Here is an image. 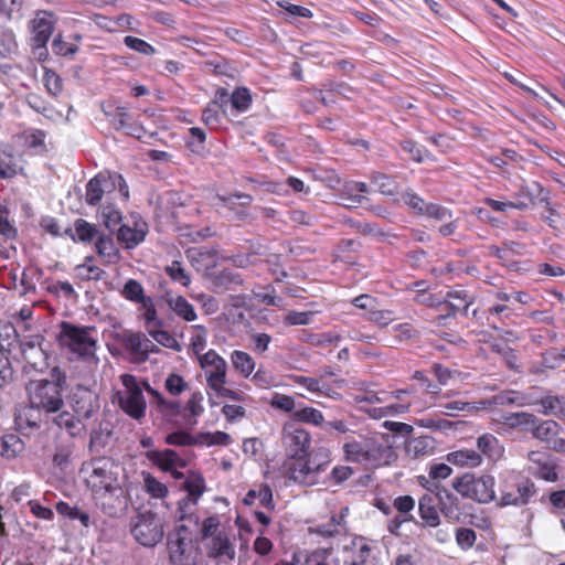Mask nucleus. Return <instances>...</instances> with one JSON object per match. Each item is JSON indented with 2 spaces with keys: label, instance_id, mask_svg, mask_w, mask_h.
I'll list each match as a JSON object with an SVG mask.
<instances>
[{
  "label": "nucleus",
  "instance_id": "e433bc0d",
  "mask_svg": "<svg viewBox=\"0 0 565 565\" xmlns=\"http://www.w3.org/2000/svg\"><path fill=\"white\" fill-rule=\"evenodd\" d=\"M139 305V318L143 321L146 331L156 326L158 327L163 324V321L158 317L156 305L151 297H147Z\"/></svg>",
  "mask_w": 565,
  "mask_h": 565
},
{
  "label": "nucleus",
  "instance_id": "473e14b6",
  "mask_svg": "<svg viewBox=\"0 0 565 565\" xmlns=\"http://www.w3.org/2000/svg\"><path fill=\"white\" fill-rule=\"evenodd\" d=\"M291 380L295 383L303 386L309 392L320 393L333 399L340 398V394L338 392L331 390L324 382L317 380L315 377L292 375Z\"/></svg>",
  "mask_w": 565,
  "mask_h": 565
},
{
  "label": "nucleus",
  "instance_id": "39448f33",
  "mask_svg": "<svg viewBox=\"0 0 565 565\" xmlns=\"http://www.w3.org/2000/svg\"><path fill=\"white\" fill-rule=\"evenodd\" d=\"M120 380L122 388L116 391L113 403H117L120 409L131 418L140 420L145 417L147 409L142 388L131 374H122Z\"/></svg>",
  "mask_w": 565,
  "mask_h": 565
},
{
  "label": "nucleus",
  "instance_id": "680f3d73",
  "mask_svg": "<svg viewBox=\"0 0 565 565\" xmlns=\"http://www.w3.org/2000/svg\"><path fill=\"white\" fill-rule=\"evenodd\" d=\"M371 182L376 191L381 192L382 194L394 195L396 193V182L386 174L374 173L372 175Z\"/></svg>",
  "mask_w": 565,
  "mask_h": 565
},
{
  "label": "nucleus",
  "instance_id": "c85d7f7f",
  "mask_svg": "<svg viewBox=\"0 0 565 565\" xmlns=\"http://www.w3.org/2000/svg\"><path fill=\"white\" fill-rule=\"evenodd\" d=\"M104 113L110 119L116 129H124L128 135L135 136L137 138L141 137V128H132L129 125L128 121L130 119V115L126 107H116L114 109L109 107L107 109L105 108Z\"/></svg>",
  "mask_w": 565,
  "mask_h": 565
},
{
  "label": "nucleus",
  "instance_id": "5701e85b",
  "mask_svg": "<svg viewBox=\"0 0 565 565\" xmlns=\"http://www.w3.org/2000/svg\"><path fill=\"white\" fill-rule=\"evenodd\" d=\"M73 411L83 418H90L99 409L98 397L90 391L82 390L72 398Z\"/></svg>",
  "mask_w": 565,
  "mask_h": 565
},
{
  "label": "nucleus",
  "instance_id": "7c9ffc66",
  "mask_svg": "<svg viewBox=\"0 0 565 565\" xmlns=\"http://www.w3.org/2000/svg\"><path fill=\"white\" fill-rule=\"evenodd\" d=\"M367 189V184L364 182L347 181L341 189V199L347 202V206L361 204L365 200L364 194Z\"/></svg>",
  "mask_w": 565,
  "mask_h": 565
},
{
  "label": "nucleus",
  "instance_id": "4be33fe9",
  "mask_svg": "<svg viewBox=\"0 0 565 565\" xmlns=\"http://www.w3.org/2000/svg\"><path fill=\"white\" fill-rule=\"evenodd\" d=\"M471 302L472 300L466 290L460 289L448 291L443 303L447 309V313L438 316L435 320L436 324H444V320L449 316H454L457 311L467 312Z\"/></svg>",
  "mask_w": 565,
  "mask_h": 565
},
{
  "label": "nucleus",
  "instance_id": "0eeeda50",
  "mask_svg": "<svg viewBox=\"0 0 565 565\" xmlns=\"http://www.w3.org/2000/svg\"><path fill=\"white\" fill-rule=\"evenodd\" d=\"M26 391L32 407L53 414L61 411L64 405L61 386L57 382L47 380L31 381Z\"/></svg>",
  "mask_w": 565,
  "mask_h": 565
},
{
  "label": "nucleus",
  "instance_id": "69168bd1",
  "mask_svg": "<svg viewBox=\"0 0 565 565\" xmlns=\"http://www.w3.org/2000/svg\"><path fill=\"white\" fill-rule=\"evenodd\" d=\"M166 391L172 396H179L189 388L186 381L177 373H170L164 381Z\"/></svg>",
  "mask_w": 565,
  "mask_h": 565
},
{
  "label": "nucleus",
  "instance_id": "f3484780",
  "mask_svg": "<svg viewBox=\"0 0 565 565\" xmlns=\"http://www.w3.org/2000/svg\"><path fill=\"white\" fill-rule=\"evenodd\" d=\"M206 553L220 564L234 561L236 551L231 535L226 531L213 535L212 540L206 542Z\"/></svg>",
  "mask_w": 565,
  "mask_h": 565
},
{
  "label": "nucleus",
  "instance_id": "bb28decb",
  "mask_svg": "<svg viewBox=\"0 0 565 565\" xmlns=\"http://www.w3.org/2000/svg\"><path fill=\"white\" fill-rule=\"evenodd\" d=\"M217 199L221 206L232 211L238 220H243L247 216L244 207L248 206L253 201L252 195L246 193H236L227 196L218 195Z\"/></svg>",
  "mask_w": 565,
  "mask_h": 565
},
{
  "label": "nucleus",
  "instance_id": "4d7b16f0",
  "mask_svg": "<svg viewBox=\"0 0 565 565\" xmlns=\"http://www.w3.org/2000/svg\"><path fill=\"white\" fill-rule=\"evenodd\" d=\"M145 490L156 499H163L168 494V488L164 483L160 482L157 478L148 472L142 473Z\"/></svg>",
  "mask_w": 565,
  "mask_h": 565
},
{
  "label": "nucleus",
  "instance_id": "423d86ee",
  "mask_svg": "<svg viewBox=\"0 0 565 565\" xmlns=\"http://www.w3.org/2000/svg\"><path fill=\"white\" fill-rule=\"evenodd\" d=\"M118 189L125 200L129 196L128 185L118 173L100 172L86 184L85 202L88 205H97L105 198L111 200V194Z\"/></svg>",
  "mask_w": 565,
  "mask_h": 565
},
{
  "label": "nucleus",
  "instance_id": "de8ad7c7",
  "mask_svg": "<svg viewBox=\"0 0 565 565\" xmlns=\"http://www.w3.org/2000/svg\"><path fill=\"white\" fill-rule=\"evenodd\" d=\"M22 172V166L12 154L0 152V179H12Z\"/></svg>",
  "mask_w": 565,
  "mask_h": 565
},
{
  "label": "nucleus",
  "instance_id": "2eb2a0df",
  "mask_svg": "<svg viewBox=\"0 0 565 565\" xmlns=\"http://www.w3.org/2000/svg\"><path fill=\"white\" fill-rule=\"evenodd\" d=\"M131 532L136 541L143 546H154L163 536L160 521L151 514L140 515Z\"/></svg>",
  "mask_w": 565,
  "mask_h": 565
},
{
  "label": "nucleus",
  "instance_id": "f257e3e1",
  "mask_svg": "<svg viewBox=\"0 0 565 565\" xmlns=\"http://www.w3.org/2000/svg\"><path fill=\"white\" fill-rule=\"evenodd\" d=\"M81 472L96 505L114 516L127 505L125 469L110 458H98L83 465Z\"/></svg>",
  "mask_w": 565,
  "mask_h": 565
},
{
  "label": "nucleus",
  "instance_id": "ea45409f",
  "mask_svg": "<svg viewBox=\"0 0 565 565\" xmlns=\"http://www.w3.org/2000/svg\"><path fill=\"white\" fill-rule=\"evenodd\" d=\"M124 344L127 350L141 359H147L149 339L140 333L128 332L124 334Z\"/></svg>",
  "mask_w": 565,
  "mask_h": 565
},
{
  "label": "nucleus",
  "instance_id": "412c9836",
  "mask_svg": "<svg viewBox=\"0 0 565 565\" xmlns=\"http://www.w3.org/2000/svg\"><path fill=\"white\" fill-rule=\"evenodd\" d=\"M162 300L178 318L186 322L196 320L198 315L193 305L190 303L183 296L169 290L163 294Z\"/></svg>",
  "mask_w": 565,
  "mask_h": 565
},
{
  "label": "nucleus",
  "instance_id": "338daca9",
  "mask_svg": "<svg viewBox=\"0 0 565 565\" xmlns=\"http://www.w3.org/2000/svg\"><path fill=\"white\" fill-rule=\"evenodd\" d=\"M557 465L551 458L546 460L541 467L535 468L533 473L535 477L547 482H555L558 480Z\"/></svg>",
  "mask_w": 565,
  "mask_h": 565
},
{
  "label": "nucleus",
  "instance_id": "e2e57ef3",
  "mask_svg": "<svg viewBox=\"0 0 565 565\" xmlns=\"http://www.w3.org/2000/svg\"><path fill=\"white\" fill-rule=\"evenodd\" d=\"M41 285L47 292L53 294L55 296L63 295L66 298H71L72 296L75 295L73 286L67 281L45 279Z\"/></svg>",
  "mask_w": 565,
  "mask_h": 565
},
{
  "label": "nucleus",
  "instance_id": "dca6fc26",
  "mask_svg": "<svg viewBox=\"0 0 565 565\" xmlns=\"http://www.w3.org/2000/svg\"><path fill=\"white\" fill-rule=\"evenodd\" d=\"M54 30L53 13L49 11H38L31 21V42L34 50L44 51Z\"/></svg>",
  "mask_w": 565,
  "mask_h": 565
},
{
  "label": "nucleus",
  "instance_id": "aec40b11",
  "mask_svg": "<svg viewBox=\"0 0 565 565\" xmlns=\"http://www.w3.org/2000/svg\"><path fill=\"white\" fill-rule=\"evenodd\" d=\"M148 459L158 466L161 470L170 472L174 478H181L182 473L178 468H183L185 461L172 449L153 450L148 452Z\"/></svg>",
  "mask_w": 565,
  "mask_h": 565
},
{
  "label": "nucleus",
  "instance_id": "c03bdc74",
  "mask_svg": "<svg viewBox=\"0 0 565 565\" xmlns=\"http://www.w3.org/2000/svg\"><path fill=\"white\" fill-rule=\"evenodd\" d=\"M433 449L434 440L428 436L411 438L406 445L407 454L415 458L429 455Z\"/></svg>",
  "mask_w": 565,
  "mask_h": 565
},
{
  "label": "nucleus",
  "instance_id": "052dcab7",
  "mask_svg": "<svg viewBox=\"0 0 565 565\" xmlns=\"http://www.w3.org/2000/svg\"><path fill=\"white\" fill-rule=\"evenodd\" d=\"M41 271L35 269L32 270H23L20 274L19 282H14L13 286H9V288H12L20 292V295H26L30 292H35L36 287L35 282L33 281V275H40Z\"/></svg>",
  "mask_w": 565,
  "mask_h": 565
},
{
  "label": "nucleus",
  "instance_id": "bf43d9fd",
  "mask_svg": "<svg viewBox=\"0 0 565 565\" xmlns=\"http://www.w3.org/2000/svg\"><path fill=\"white\" fill-rule=\"evenodd\" d=\"M93 256L85 258V262L75 267L76 274L82 279H95L98 280L105 274L104 270L93 264Z\"/></svg>",
  "mask_w": 565,
  "mask_h": 565
},
{
  "label": "nucleus",
  "instance_id": "f8f14e48",
  "mask_svg": "<svg viewBox=\"0 0 565 565\" xmlns=\"http://www.w3.org/2000/svg\"><path fill=\"white\" fill-rule=\"evenodd\" d=\"M198 362L204 372L206 385L210 390L226 384L227 363L215 350L210 349L204 355H200Z\"/></svg>",
  "mask_w": 565,
  "mask_h": 565
},
{
  "label": "nucleus",
  "instance_id": "9b49d317",
  "mask_svg": "<svg viewBox=\"0 0 565 565\" xmlns=\"http://www.w3.org/2000/svg\"><path fill=\"white\" fill-rule=\"evenodd\" d=\"M168 550L174 565H192L195 562L196 552L184 525H180L169 535Z\"/></svg>",
  "mask_w": 565,
  "mask_h": 565
},
{
  "label": "nucleus",
  "instance_id": "13d9d810",
  "mask_svg": "<svg viewBox=\"0 0 565 565\" xmlns=\"http://www.w3.org/2000/svg\"><path fill=\"white\" fill-rule=\"evenodd\" d=\"M205 131L199 127L189 129V137L186 138V147L196 154H202L205 150Z\"/></svg>",
  "mask_w": 565,
  "mask_h": 565
},
{
  "label": "nucleus",
  "instance_id": "4468645a",
  "mask_svg": "<svg viewBox=\"0 0 565 565\" xmlns=\"http://www.w3.org/2000/svg\"><path fill=\"white\" fill-rule=\"evenodd\" d=\"M148 233V224L137 213H131L118 228L117 239L126 248H134L145 241Z\"/></svg>",
  "mask_w": 565,
  "mask_h": 565
},
{
  "label": "nucleus",
  "instance_id": "a18cd8bd",
  "mask_svg": "<svg viewBox=\"0 0 565 565\" xmlns=\"http://www.w3.org/2000/svg\"><path fill=\"white\" fill-rule=\"evenodd\" d=\"M148 334L160 345L173 350L181 351V344L179 341L162 326H156L147 331Z\"/></svg>",
  "mask_w": 565,
  "mask_h": 565
},
{
  "label": "nucleus",
  "instance_id": "393cba45",
  "mask_svg": "<svg viewBox=\"0 0 565 565\" xmlns=\"http://www.w3.org/2000/svg\"><path fill=\"white\" fill-rule=\"evenodd\" d=\"M23 360L34 370L40 371L46 366V354L40 345V338L21 343Z\"/></svg>",
  "mask_w": 565,
  "mask_h": 565
},
{
  "label": "nucleus",
  "instance_id": "a19ab883",
  "mask_svg": "<svg viewBox=\"0 0 565 565\" xmlns=\"http://www.w3.org/2000/svg\"><path fill=\"white\" fill-rule=\"evenodd\" d=\"M231 362L233 367L239 372L244 377H248L255 370V361L245 351L234 350L231 353Z\"/></svg>",
  "mask_w": 565,
  "mask_h": 565
},
{
  "label": "nucleus",
  "instance_id": "ddd939ff",
  "mask_svg": "<svg viewBox=\"0 0 565 565\" xmlns=\"http://www.w3.org/2000/svg\"><path fill=\"white\" fill-rule=\"evenodd\" d=\"M183 488L188 494L179 501L180 520H185L193 514L194 508L206 490L205 480L200 473L191 472L185 478Z\"/></svg>",
  "mask_w": 565,
  "mask_h": 565
},
{
  "label": "nucleus",
  "instance_id": "0e129e2a",
  "mask_svg": "<svg viewBox=\"0 0 565 565\" xmlns=\"http://www.w3.org/2000/svg\"><path fill=\"white\" fill-rule=\"evenodd\" d=\"M166 273L174 281L183 287H188L191 284V277L178 260H173L169 266L166 267Z\"/></svg>",
  "mask_w": 565,
  "mask_h": 565
},
{
  "label": "nucleus",
  "instance_id": "603ef678",
  "mask_svg": "<svg viewBox=\"0 0 565 565\" xmlns=\"http://www.w3.org/2000/svg\"><path fill=\"white\" fill-rule=\"evenodd\" d=\"M164 443L178 447L198 446V434L192 435L186 430L178 429L168 434L164 437Z\"/></svg>",
  "mask_w": 565,
  "mask_h": 565
},
{
  "label": "nucleus",
  "instance_id": "c756f323",
  "mask_svg": "<svg viewBox=\"0 0 565 565\" xmlns=\"http://www.w3.org/2000/svg\"><path fill=\"white\" fill-rule=\"evenodd\" d=\"M534 420L535 424L531 426L530 433L540 441H550L552 438L556 437L562 429L561 425L553 419L542 420L534 415Z\"/></svg>",
  "mask_w": 565,
  "mask_h": 565
},
{
  "label": "nucleus",
  "instance_id": "09e8293b",
  "mask_svg": "<svg viewBox=\"0 0 565 565\" xmlns=\"http://www.w3.org/2000/svg\"><path fill=\"white\" fill-rule=\"evenodd\" d=\"M543 415H553L561 420H565V403L557 396H546L540 401Z\"/></svg>",
  "mask_w": 565,
  "mask_h": 565
},
{
  "label": "nucleus",
  "instance_id": "9d476101",
  "mask_svg": "<svg viewBox=\"0 0 565 565\" xmlns=\"http://www.w3.org/2000/svg\"><path fill=\"white\" fill-rule=\"evenodd\" d=\"M281 443L287 459L308 455L311 445L309 431L295 422H286L281 429Z\"/></svg>",
  "mask_w": 565,
  "mask_h": 565
},
{
  "label": "nucleus",
  "instance_id": "3c124183",
  "mask_svg": "<svg viewBox=\"0 0 565 565\" xmlns=\"http://www.w3.org/2000/svg\"><path fill=\"white\" fill-rule=\"evenodd\" d=\"M207 330L202 324H195L191 327L190 348L195 354L196 359L200 355H204L203 351L206 347Z\"/></svg>",
  "mask_w": 565,
  "mask_h": 565
},
{
  "label": "nucleus",
  "instance_id": "a878e982",
  "mask_svg": "<svg viewBox=\"0 0 565 565\" xmlns=\"http://www.w3.org/2000/svg\"><path fill=\"white\" fill-rule=\"evenodd\" d=\"M449 463L460 468H478L483 462V457L477 450L473 449H459L449 452L446 456Z\"/></svg>",
  "mask_w": 565,
  "mask_h": 565
},
{
  "label": "nucleus",
  "instance_id": "6e6552de",
  "mask_svg": "<svg viewBox=\"0 0 565 565\" xmlns=\"http://www.w3.org/2000/svg\"><path fill=\"white\" fill-rule=\"evenodd\" d=\"M515 479L514 471H507L501 475L499 507H521L525 505L536 493V488L530 479H523L515 483L513 489L511 481Z\"/></svg>",
  "mask_w": 565,
  "mask_h": 565
},
{
  "label": "nucleus",
  "instance_id": "37998d69",
  "mask_svg": "<svg viewBox=\"0 0 565 565\" xmlns=\"http://www.w3.org/2000/svg\"><path fill=\"white\" fill-rule=\"evenodd\" d=\"M55 509L60 515L68 520H78L84 527L90 525L89 514L77 507H72L67 502L60 501L56 503Z\"/></svg>",
  "mask_w": 565,
  "mask_h": 565
},
{
  "label": "nucleus",
  "instance_id": "6e6d98bb",
  "mask_svg": "<svg viewBox=\"0 0 565 565\" xmlns=\"http://www.w3.org/2000/svg\"><path fill=\"white\" fill-rule=\"evenodd\" d=\"M99 216L103 224L110 231H114L122 221L121 212L110 203L102 206Z\"/></svg>",
  "mask_w": 565,
  "mask_h": 565
},
{
  "label": "nucleus",
  "instance_id": "a211bd4d",
  "mask_svg": "<svg viewBox=\"0 0 565 565\" xmlns=\"http://www.w3.org/2000/svg\"><path fill=\"white\" fill-rule=\"evenodd\" d=\"M492 420L493 424L497 425L495 431L499 434H504L511 430L529 433L531 426L535 424L534 415L526 412L505 413Z\"/></svg>",
  "mask_w": 565,
  "mask_h": 565
},
{
  "label": "nucleus",
  "instance_id": "1a4fd4ad",
  "mask_svg": "<svg viewBox=\"0 0 565 565\" xmlns=\"http://www.w3.org/2000/svg\"><path fill=\"white\" fill-rule=\"evenodd\" d=\"M324 463L316 462L308 455L286 459L285 475L292 481L311 486L318 481L319 475L324 470Z\"/></svg>",
  "mask_w": 565,
  "mask_h": 565
},
{
  "label": "nucleus",
  "instance_id": "79ce46f5",
  "mask_svg": "<svg viewBox=\"0 0 565 565\" xmlns=\"http://www.w3.org/2000/svg\"><path fill=\"white\" fill-rule=\"evenodd\" d=\"M486 404V402L469 403L462 401H454L440 404L439 406L443 408V414L447 416H455L459 412H466L470 414L477 413L478 411L484 408Z\"/></svg>",
  "mask_w": 565,
  "mask_h": 565
},
{
  "label": "nucleus",
  "instance_id": "8fccbe9b",
  "mask_svg": "<svg viewBox=\"0 0 565 565\" xmlns=\"http://www.w3.org/2000/svg\"><path fill=\"white\" fill-rule=\"evenodd\" d=\"M232 443V438L224 431H201L198 433V446H227Z\"/></svg>",
  "mask_w": 565,
  "mask_h": 565
},
{
  "label": "nucleus",
  "instance_id": "6ab92c4d",
  "mask_svg": "<svg viewBox=\"0 0 565 565\" xmlns=\"http://www.w3.org/2000/svg\"><path fill=\"white\" fill-rule=\"evenodd\" d=\"M146 391L152 397V404L162 419L172 426H178L181 404L177 401L167 399L159 391L149 385H146Z\"/></svg>",
  "mask_w": 565,
  "mask_h": 565
},
{
  "label": "nucleus",
  "instance_id": "49530a36",
  "mask_svg": "<svg viewBox=\"0 0 565 565\" xmlns=\"http://www.w3.org/2000/svg\"><path fill=\"white\" fill-rule=\"evenodd\" d=\"M324 420L323 414L313 407L305 406L302 408H298L292 413L291 422H300L305 424H310L313 426H320Z\"/></svg>",
  "mask_w": 565,
  "mask_h": 565
},
{
  "label": "nucleus",
  "instance_id": "b1692460",
  "mask_svg": "<svg viewBox=\"0 0 565 565\" xmlns=\"http://www.w3.org/2000/svg\"><path fill=\"white\" fill-rule=\"evenodd\" d=\"M478 452L491 462H498L504 456L502 443L492 434H483L477 438Z\"/></svg>",
  "mask_w": 565,
  "mask_h": 565
},
{
  "label": "nucleus",
  "instance_id": "c9c22d12",
  "mask_svg": "<svg viewBox=\"0 0 565 565\" xmlns=\"http://www.w3.org/2000/svg\"><path fill=\"white\" fill-rule=\"evenodd\" d=\"M418 510L422 520L426 525L436 527L440 523L439 513L435 507V500L430 494H424L418 502Z\"/></svg>",
  "mask_w": 565,
  "mask_h": 565
},
{
  "label": "nucleus",
  "instance_id": "2f4dec72",
  "mask_svg": "<svg viewBox=\"0 0 565 565\" xmlns=\"http://www.w3.org/2000/svg\"><path fill=\"white\" fill-rule=\"evenodd\" d=\"M96 252L107 265L116 264L120 259V252L110 236L99 235L97 237Z\"/></svg>",
  "mask_w": 565,
  "mask_h": 565
},
{
  "label": "nucleus",
  "instance_id": "f03ea898",
  "mask_svg": "<svg viewBox=\"0 0 565 565\" xmlns=\"http://www.w3.org/2000/svg\"><path fill=\"white\" fill-rule=\"evenodd\" d=\"M345 459L361 465L366 470L392 465L397 456L387 434L359 436L343 445Z\"/></svg>",
  "mask_w": 565,
  "mask_h": 565
},
{
  "label": "nucleus",
  "instance_id": "5fc2aeb1",
  "mask_svg": "<svg viewBox=\"0 0 565 565\" xmlns=\"http://www.w3.org/2000/svg\"><path fill=\"white\" fill-rule=\"evenodd\" d=\"M120 292L125 299L136 303H140L148 297L145 295L142 285L136 279H128Z\"/></svg>",
  "mask_w": 565,
  "mask_h": 565
},
{
  "label": "nucleus",
  "instance_id": "774afa93",
  "mask_svg": "<svg viewBox=\"0 0 565 565\" xmlns=\"http://www.w3.org/2000/svg\"><path fill=\"white\" fill-rule=\"evenodd\" d=\"M232 106L239 113L246 111L250 104L252 97L247 88H236L231 95Z\"/></svg>",
  "mask_w": 565,
  "mask_h": 565
},
{
  "label": "nucleus",
  "instance_id": "58836bf2",
  "mask_svg": "<svg viewBox=\"0 0 565 565\" xmlns=\"http://www.w3.org/2000/svg\"><path fill=\"white\" fill-rule=\"evenodd\" d=\"M24 450V443L14 435L8 434L0 438V455L7 459H13Z\"/></svg>",
  "mask_w": 565,
  "mask_h": 565
},
{
  "label": "nucleus",
  "instance_id": "cd10ccee",
  "mask_svg": "<svg viewBox=\"0 0 565 565\" xmlns=\"http://www.w3.org/2000/svg\"><path fill=\"white\" fill-rule=\"evenodd\" d=\"M15 428L23 435H29L39 428L40 418L35 407H24L20 409L14 419Z\"/></svg>",
  "mask_w": 565,
  "mask_h": 565
},
{
  "label": "nucleus",
  "instance_id": "f704fd0d",
  "mask_svg": "<svg viewBox=\"0 0 565 565\" xmlns=\"http://www.w3.org/2000/svg\"><path fill=\"white\" fill-rule=\"evenodd\" d=\"M408 408L409 403H391L383 407H373L364 405L360 407L361 411L365 412L370 417L374 419L401 415L406 413Z\"/></svg>",
  "mask_w": 565,
  "mask_h": 565
},
{
  "label": "nucleus",
  "instance_id": "7ed1b4c3",
  "mask_svg": "<svg viewBox=\"0 0 565 565\" xmlns=\"http://www.w3.org/2000/svg\"><path fill=\"white\" fill-rule=\"evenodd\" d=\"M60 342L72 353L86 361L90 370L98 366L99 359L96 355L98 341L95 327H82L70 322H62Z\"/></svg>",
  "mask_w": 565,
  "mask_h": 565
},
{
  "label": "nucleus",
  "instance_id": "72a5a7b5",
  "mask_svg": "<svg viewBox=\"0 0 565 565\" xmlns=\"http://www.w3.org/2000/svg\"><path fill=\"white\" fill-rule=\"evenodd\" d=\"M203 394L199 391L193 392L184 406L185 423L193 427L198 424V418L204 413Z\"/></svg>",
  "mask_w": 565,
  "mask_h": 565
},
{
  "label": "nucleus",
  "instance_id": "4c0bfd02",
  "mask_svg": "<svg viewBox=\"0 0 565 565\" xmlns=\"http://www.w3.org/2000/svg\"><path fill=\"white\" fill-rule=\"evenodd\" d=\"M54 424L65 429L72 437L82 435L84 431V425L70 412H61L53 418Z\"/></svg>",
  "mask_w": 565,
  "mask_h": 565
},
{
  "label": "nucleus",
  "instance_id": "20e7f679",
  "mask_svg": "<svg viewBox=\"0 0 565 565\" xmlns=\"http://www.w3.org/2000/svg\"><path fill=\"white\" fill-rule=\"evenodd\" d=\"M452 488L465 499L480 504H488L495 500V479L491 475L466 472L452 480Z\"/></svg>",
  "mask_w": 565,
  "mask_h": 565
},
{
  "label": "nucleus",
  "instance_id": "864d4df0",
  "mask_svg": "<svg viewBox=\"0 0 565 565\" xmlns=\"http://www.w3.org/2000/svg\"><path fill=\"white\" fill-rule=\"evenodd\" d=\"M74 231L77 239L83 243H90L94 238L99 236L96 225L83 218L75 221Z\"/></svg>",
  "mask_w": 565,
  "mask_h": 565
}]
</instances>
